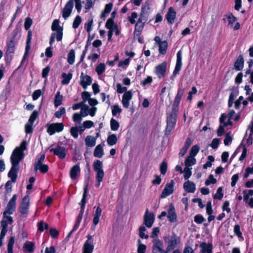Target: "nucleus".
<instances>
[{"label":"nucleus","instance_id":"f257e3e1","mask_svg":"<svg viewBox=\"0 0 253 253\" xmlns=\"http://www.w3.org/2000/svg\"><path fill=\"white\" fill-rule=\"evenodd\" d=\"M27 142L24 140L20 145L16 147L13 151L10 157L11 168L8 173V177L11 178L5 184V189L7 191H11L12 183H15L17 177V172L19 169V163L24 159L25 154L24 151L27 149Z\"/></svg>","mask_w":253,"mask_h":253},{"label":"nucleus","instance_id":"f03ea898","mask_svg":"<svg viewBox=\"0 0 253 253\" xmlns=\"http://www.w3.org/2000/svg\"><path fill=\"white\" fill-rule=\"evenodd\" d=\"M93 167L94 170L96 173L95 177L97 182L95 184V186L98 187L100 185V183L103 181V178L104 176L102 162L99 160L94 161L93 164Z\"/></svg>","mask_w":253,"mask_h":253},{"label":"nucleus","instance_id":"7ed1b4c3","mask_svg":"<svg viewBox=\"0 0 253 253\" xmlns=\"http://www.w3.org/2000/svg\"><path fill=\"white\" fill-rule=\"evenodd\" d=\"M87 192V186L85 187L84 188V193L83 195V198L81 201V211L80 212L78 216L77 219L76 221V223L75 224L74 227L73 229L71 231V232L69 233V235H71L73 232H74L76 229L79 227L80 223L82 220L83 215L84 212V207L86 203V196Z\"/></svg>","mask_w":253,"mask_h":253},{"label":"nucleus","instance_id":"20e7f679","mask_svg":"<svg viewBox=\"0 0 253 253\" xmlns=\"http://www.w3.org/2000/svg\"><path fill=\"white\" fill-rule=\"evenodd\" d=\"M177 112L172 111L171 113L167 117V127L165 130V134L167 135H170L174 128L176 121Z\"/></svg>","mask_w":253,"mask_h":253},{"label":"nucleus","instance_id":"39448f33","mask_svg":"<svg viewBox=\"0 0 253 253\" xmlns=\"http://www.w3.org/2000/svg\"><path fill=\"white\" fill-rule=\"evenodd\" d=\"M177 237L175 235L172 236H167L164 237L165 243L167 245V250L169 253L177 246L178 244Z\"/></svg>","mask_w":253,"mask_h":253},{"label":"nucleus","instance_id":"423d86ee","mask_svg":"<svg viewBox=\"0 0 253 253\" xmlns=\"http://www.w3.org/2000/svg\"><path fill=\"white\" fill-rule=\"evenodd\" d=\"M17 197V195L14 194L9 200L5 208V211L3 212L4 216H6V215L12 214L15 211Z\"/></svg>","mask_w":253,"mask_h":253},{"label":"nucleus","instance_id":"0eeeda50","mask_svg":"<svg viewBox=\"0 0 253 253\" xmlns=\"http://www.w3.org/2000/svg\"><path fill=\"white\" fill-rule=\"evenodd\" d=\"M64 127V126L62 123H52L48 125L47 132L49 135H52L55 132L62 131Z\"/></svg>","mask_w":253,"mask_h":253},{"label":"nucleus","instance_id":"6e6552de","mask_svg":"<svg viewBox=\"0 0 253 253\" xmlns=\"http://www.w3.org/2000/svg\"><path fill=\"white\" fill-rule=\"evenodd\" d=\"M73 7L74 0H68L61 11L62 16L65 20H66L70 16Z\"/></svg>","mask_w":253,"mask_h":253},{"label":"nucleus","instance_id":"1a4fd4ad","mask_svg":"<svg viewBox=\"0 0 253 253\" xmlns=\"http://www.w3.org/2000/svg\"><path fill=\"white\" fill-rule=\"evenodd\" d=\"M152 253H169L167 249L164 250L162 242L158 239H155L153 241Z\"/></svg>","mask_w":253,"mask_h":253},{"label":"nucleus","instance_id":"9d476101","mask_svg":"<svg viewBox=\"0 0 253 253\" xmlns=\"http://www.w3.org/2000/svg\"><path fill=\"white\" fill-rule=\"evenodd\" d=\"M60 21L58 19H55L52 24L51 29L53 32H57V41L62 40L63 36V28L59 25Z\"/></svg>","mask_w":253,"mask_h":253},{"label":"nucleus","instance_id":"9b49d317","mask_svg":"<svg viewBox=\"0 0 253 253\" xmlns=\"http://www.w3.org/2000/svg\"><path fill=\"white\" fill-rule=\"evenodd\" d=\"M30 206V198L29 196H26L23 197L22 202L19 206V211L22 214L27 215L28 213L29 208Z\"/></svg>","mask_w":253,"mask_h":253},{"label":"nucleus","instance_id":"f8f14e48","mask_svg":"<svg viewBox=\"0 0 253 253\" xmlns=\"http://www.w3.org/2000/svg\"><path fill=\"white\" fill-rule=\"evenodd\" d=\"M174 184V181L171 180L169 183L166 185L161 195V198H165L173 193Z\"/></svg>","mask_w":253,"mask_h":253},{"label":"nucleus","instance_id":"ddd939ff","mask_svg":"<svg viewBox=\"0 0 253 253\" xmlns=\"http://www.w3.org/2000/svg\"><path fill=\"white\" fill-rule=\"evenodd\" d=\"M144 224L148 228L152 227L155 219V216L153 213H149L147 210L144 215Z\"/></svg>","mask_w":253,"mask_h":253},{"label":"nucleus","instance_id":"4468645a","mask_svg":"<svg viewBox=\"0 0 253 253\" xmlns=\"http://www.w3.org/2000/svg\"><path fill=\"white\" fill-rule=\"evenodd\" d=\"M167 63L163 62L155 68V72L159 79L164 77L166 72Z\"/></svg>","mask_w":253,"mask_h":253},{"label":"nucleus","instance_id":"2eb2a0df","mask_svg":"<svg viewBox=\"0 0 253 253\" xmlns=\"http://www.w3.org/2000/svg\"><path fill=\"white\" fill-rule=\"evenodd\" d=\"M132 93L131 90L127 91L125 92L122 97V104L124 107L128 108L129 106V101L132 99Z\"/></svg>","mask_w":253,"mask_h":253},{"label":"nucleus","instance_id":"dca6fc26","mask_svg":"<svg viewBox=\"0 0 253 253\" xmlns=\"http://www.w3.org/2000/svg\"><path fill=\"white\" fill-rule=\"evenodd\" d=\"M169 221L170 222H175L177 221V215L175 212L174 207L172 204H170L168 211V215Z\"/></svg>","mask_w":253,"mask_h":253},{"label":"nucleus","instance_id":"f3484780","mask_svg":"<svg viewBox=\"0 0 253 253\" xmlns=\"http://www.w3.org/2000/svg\"><path fill=\"white\" fill-rule=\"evenodd\" d=\"M81 84L84 89H86L88 85L92 83V79L89 76H84V73H81Z\"/></svg>","mask_w":253,"mask_h":253},{"label":"nucleus","instance_id":"a211bd4d","mask_svg":"<svg viewBox=\"0 0 253 253\" xmlns=\"http://www.w3.org/2000/svg\"><path fill=\"white\" fill-rule=\"evenodd\" d=\"M50 151L53 152L54 155L58 156L61 159L65 158L66 150L63 147L58 146L56 148H52L50 150Z\"/></svg>","mask_w":253,"mask_h":253},{"label":"nucleus","instance_id":"6ab92c4d","mask_svg":"<svg viewBox=\"0 0 253 253\" xmlns=\"http://www.w3.org/2000/svg\"><path fill=\"white\" fill-rule=\"evenodd\" d=\"M32 37V33L31 31H29L27 36V42H26V46L25 48V52L24 55V57L22 59V62L25 60V59L27 57L28 55L29 51L31 48V41Z\"/></svg>","mask_w":253,"mask_h":253},{"label":"nucleus","instance_id":"aec40b11","mask_svg":"<svg viewBox=\"0 0 253 253\" xmlns=\"http://www.w3.org/2000/svg\"><path fill=\"white\" fill-rule=\"evenodd\" d=\"M168 22L172 24L174 22L176 17V12L172 7H170L166 15Z\"/></svg>","mask_w":253,"mask_h":253},{"label":"nucleus","instance_id":"412c9836","mask_svg":"<svg viewBox=\"0 0 253 253\" xmlns=\"http://www.w3.org/2000/svg\"><path fill=\"white\" fill-rule=\"evenodd\" d=\"M183 188L186 191L189 193H194L196 190L195 184L189 180L184 182Z\"/></svg>","mask_w":253,"mask_h":253},{"label":"nucleus","instance_id":"4be33fe9","mask_svg":"<svg viewBox=\"0 0 253 253\" xmlns=\"http://www.w3.org/2000/svg\"><path fill=\"white\" fill-rule=\"evenodd\" d=\"M200 247L201 249L200 253H212V246L211 244L202 242Z\"/></svg>","mask_w":253,"mask_h":253},{"label":"nucleus","instance_id":"5701e85b","mask_svg":"<svg viewBox=\"0 0 253 253\" xmlns=\"http://www.w3.org/2000/svg\"><path fill=\"white\" fill-rule=\"evenodd\" d=\"M244 59L242 55H239L234 63V68L237 71H241L244 67Z\"/></svg>","mask_w":253,"mask_h":253},{"label":"nucleus","instance_id":"b1692460","mask_svg":"<svg viewBox=\"0 0 253 253\" xmlns=\"http://www.w3.org/2000/svg\"><path fill=\"white\" fill-rule=\"evenodd\" d=\"M104 155L103 146L101 144L97 145L94 149L93 155L96 158H102Z\"/></svg>","mask_w":253,"mask_h":253},{"label":"nucleus","instance_id":"393cba45","mask_svg":"<svg viewBox=\"0 0 253 253\" xmlns=\"http://www.w3.org/2000/svg\"><path fill=\"white\" fill-rule=\"evenodd\" d=\"M80 167L76 165L73 166L70 170V176L71 179H75L78 176V174L80 173Z\"/></svg>","mask_w":253,"mask_h":253},{"label":"nucleus","instance_id":"a878e982","mask_svg":"<svg viewBox=\"0 0 253 253\" xmlns=\"http://www.w3.org/2000/svg\"><path fill=\"white\" fill-rule=\"evenodd\" d=\"M102 210L99 207H97L95 212L94 214V217L93 219V223L94 226H95L99 222V218L101 215Z\"/></svg>","mask_w":253,"mask_h":253},{"label":"nucleus","instance_id":"bb28decb","mask_svg":"<svg viewBox=\"0 0 253 253\" xmlns=\"http://www.w3.org/2000/svg\"><path fill=\"white\" fill-rule=\"evenodd\" d=\"M94 249L93 243L85 242L83 248V253H92Z\"/></svg>","mask_w":253,"mask_h":253},{"label":"nucleus","instance_id":"cd10ccee","mask_svg":"<svg viewBox=\"0 0 253 253\" xmlns=\"http://www.w3.org/2000/svg\"><path fill=\"white\" fill-rule=\"evenodd\" d=\"M85 143L88 147H93L96 144V138L92 136H87L85 139Z\"/></svg>","mask_w":253,"mask_h":253},{"label":"nucleus","instance_id":"c85d7f7f","mask_svg":"<svg viewBox=\"0 0 253 253\" xmlns=\"http://www.w3.org/2000/svg\"><path fill=\"white\" fill-rule=\"evenodd\" d=\"M118 141V138L117 136L115 134H112L110 135L107 139V142L108 144L111 146L115 145Z\"/></svg>","mask_w":253,"mask_h":253},{"label":"nucleus","instance_id":"c756f323","mask_svg":"<svg viewBox=\"0 0 253 253\" xmlns=\"http://www.w3.org/2000/svg\"><path fill=\"white\" fill-rule=\"evenodd\" d=\"M159 52L162 54H165L166 53L167 49L168 47V43L167 41H164L159 43Z\"/></svg>","mask_w":253,"mask_h":253},{"label":"nucleus","instance_id":"7c9ffc66","mask_svg":"<svg viewBox=\"0 0 253 253\" xmlns=\"http://www.w3.org/2000/svg\"><path fill=\"white\" fill-rule=\"evenodd\" d=\"M196 159L194 157L189 155L185 161V167L189 168L196 163Z\"/></svg>","mask_w":253,"mask_h":253},{"label":"nucleus","instance_id":"2f4dec72","mask_svg":"<svg viewBox=\"0 0 253 253\" xmlns=\"http://www.w3.org/2000/svg\"><path fill=\"white\" fill-rule=\"evenodd\" d=\"M62 77L63 78V80L62 81V83L63 84H67L69 83L72 78V74L71 73H69L68 74H66V73H63Z\"/></svg>","mask_w":253,"mask_h":253},{"label":"nucleus","instance_id":"473e14b6","mask_svg":"<svg viewBox=\"0 0 253 253\" xmlns=\"http://www.w3.org/2000/svg\"><path fill=\"white\" fill-rule=\"evenodd\" d=\"M227 118V115L225 113L222 114L219 119V121L220 123H223V125L225 127L227 126H231L232 125V122L231 120H228L227 122H225V120Z\"/></svg>","mask_w":253,"mask_h":253},{"label":"nucleus","instance_id":"72a5a7b5","mask_svg":"<svg viewBox=\"0 0 253 253\" xmlns=\"http://www.w3.org/2000/svg\"><path fill=\"white\" fill-rule=\"evenodd\" d=\"M120 127L119 122L114 118H112L110 120V127L112 130L117 131Z\"/></svg>","mask_w":253,"mask_h":253},{"label":"nucleus","instance_id":"f704fd0d","mask_svg":"<svg viewBox=\"0 0 253 253\" xmlns=\"http://www.w3.org/2000/svg\"><path fill=\"white\" fill-rule=\"evenodd\" d=\"M63 99V96L60 94L59 91H58L55 95L54 100V105L56 107H58L61 105Z\"/></svg>","mask_w":253,"mask_h":253},{"label":"nucleus","instance_id":"c9c22d12","mask_svg":"<svg viewBox=\"0 0 253 253\" xmlns=\"http://www.w3.org/2000/svg\"><path fill=\"white\" fill-rule=\"evenodd\" d=\"M226 18L228 21V26L232 27L233 23L237 20V18L231 13H229L226 15Z\"/></svg>","mask_w":253,"mask_h":253},{"label":"nucleus","instance_id":"e433bc0d","mask_svg":"<svg viewBox=\"0 0 253 253\" xmlns=\"http://www.w3.org/2000/svg\"><path fill=\"white\" fill-rule=\"evenodd\" d=\"M75 58V52L74 49L70 50L68 54V63L72 65L74 63Z\"/></svg>","mask_w":253,"mask_h":253},{"label":"nucleus","instance_id":"4c0bfd02","mask_svg":"<svg viewBox=\"0 0 253 253\" xmlns=\"http://www.w3.org/2000/svg\"><path fill=\"white\" fill-rule=\"evenodd\" d=\"M34 244L32 242H27L24 245V249L29 253L34 251Z\"/></svg>","mask_w":253,"mask_h":253},{"label":"nucleus","instance_id":"58836bf2","mask_svg":"<svg viewBox=\"0 0 253 253\" xmlns=\"http://www.w3.org/2000/svg\"><path fill=\"white\" fill-rule=\"evenodd\" d=\"M105 26L109 30L117 28V25L114 24V19L112 18H110L107 20Z\"/></svg>","mask_w":253,"mask_h":253},{"label":"nucleus","instance_id":"ea45409f","mask_svg":"<svg viewBox=\"0 0 253 253\" xmlns=\"http://www.w3.org/2000/svg\"><path fill=\"white\" fill-rule=\"evenodd\" d=\"M14 237L11 236L8 243L7 245V252L8 253H13V247L14 244Z\"/></svg>","mask_w":253,"mask_h":253},{"label":"nucleus","instance_id":"a19ab883","mask_svg":"<svg viewBox=\"0 0 253 253\" xmlns=\"http://www.w3.org/2000/svg\"><path fill=\"white\" fill-rule=\"evenodd\" d=\"M147 18H148L147 15H145V14H142V13H141L140 16L138 19V21L135 25V27L136 28L138 26L139 24H141V23H142L141 26L143 27L144 23L146 22Z\"/></svg>","mask_w":253,"mask_h":253},{"label":"nucleus","instance_id":"79ce46f5","mask_svg":"<svg viewBox=\"0 0 253 253\" xmlns=\"http://www.w3.org/2000/svg\"><path fill=\"white\" fill-rule=\"evenodd\" d=\"M150 11V7L148 3H145L141 8V13L148 16Z\"/></svg>","mask_w":253,"mask_h":253},{"label":"nucleus","instance_id":"37998d69","mask_svg":"<svg viewBox=\"0 0 253 253\" xmlns=\"http://www.w3.org/2000/svg\"><path fill=\"white\" fill-rule=\"evenodd\" d=\"M15 43L13 40L10 41L7 45V53H12L14 51Z\"/></svg>","mask_w":253,"mask_h":253},{"label":"nucleus","instance_id":"c03bdc74","mask_svg":"<svg viewBox=\"0 0 253 253\" xmlns=\"http://www.w3.org/2000/svg\"><path fill=\"white\" fill-rule=\"evenodd\" d=\"M45 159V155L42 154L41 157L38 159L37 161L35 164V169L39 168V167L42 165H44L43 164V161Z\"/></svg>","mask_w":253,"mask_h":253},{"label":"nucleus","instance_id":"a18cd8bd","mask_svg":"<svg viewBox=\"0 0 253 253\" xmlns=\"http://www.w3.org/2000/svg\"><path fill=\"white\" fill-rule=\"evenodd\" d=\"M79 129L78 126H72L70 128L71 135L75 139L78 137Z\"/></svg>","mask_w":253,"mask_h":253},{"label":"nucleus","instance_id":"49530a36","mask_svg":"<svg viewBox=\"0 0 253 253\" xmlns=\"http://www.w3.org/2000/svg\"><path fill=\"white\" fill-rule=\"evenodd\" d=\"M105 70V65L104 63L99 64L96 68V71L98 75H101Z\"/></svg>","mask_w":253,"mask_h":253},{"label":"nucleus","instance_id":"de8ad7c7","mask_svg":"<svg viewBox=\"0 0 253 253\" xmlns=\"http://www.w3.org/2000/svg\"><path fill=\"white\" fill-rule=\"evenodd\" d=\"M82 22V18L80 16L77 15L75 18L73 23V27L74 29H77L78 28L80 24Z\"/></svg>","mask_w":253,"mask_h":253},{"label":"nucleus","instance_id":"09e8293b","mask_svg":"<svg viewBox=\"0 0 253 253\" xmlns=\"http://www.w3.org/2000/svg\"><path fill=\"white\" fill-rule=\"evenodd\" d=\"M200 147L199 146L195 145L192 146L191 149L190 151L189 155L192 156L193 157H195L196 156L198 152L199 151Z\"/></svg>","mask_w":253,"mask_h":253},{"label":"nucleus","instance_id":"8fccbe9b","mask_svg":"<svg viewBox=\"0 0 253 253\" xmlns=\"http://www.w3.org/2000/svg\"><path fill=\"white\" fill-rule=\"evenodd\" d=\"M146 231V227L145 226H140L139 228V235L140 238L148 239L149 236L148 235H146L144 233V232Z\"/></svg>","mask_w":253,"mask_h":253},{"label":"nucleus","instance_id":"3c124183","mask_svg":"<svg viewBox=\"0 0 253 253\" xmlns=\"http://www.w3.org/2000/svg\"><path fill=\"white\" fill-rule=\"evenodd\" d=\"M138 249H137L138 253H145L146 250V246L141 244V242L140 240H138Z\"/></svg>","mask_w":253,"mask_h":253},{"label":"nucleus","instance_id":"603ef678","mask_svg":"<svg viewBox=\"0 0 253 253\" xmlns=\"http://www.w3.org/2000/svg\"><path fill=\"white\" fill-rule=\"evenodd\" d=\"M191 169L189 168L185 167L183 171V173H184V177L185 179L187 180L190 178V177L192 175V172L191 171Z\"/></svg>","mask_w":253,"mask_h":253},{"label":"nucleus","instance_id":"864d4df0","mask_svg":"<svg viewBox=\"0 0 253 253\" xmlns=\"http://www.w3.org/2000/svg\"><path fill=\"white\" fill-rule=\"evenodd\" d=\"M194 220L197 224H201L206 221V219L201 214H197L194 216Z\"/></svg>","mask_w":253,"mask_h":253},{"label":"nucleus","instance_id":"5fc2aeb1","mask_svg":"<svg viewBox=\"0 0 253 253\" xmlns=\"http://www.w3.org/2000/svg\"><path fill=\"white\" fill-rule=\"evenodd\" d=\"M180 100H181L180 98L175 97L174 102H173V105H172V111H176V112L178 111V106H179V104L180 102Z\"/></svg>","mask_w":253,"mask_h":253},{"label":"nucleus","instance_id":"6e6d98bb","mask_svg":"<svg viewBox=\"0 0 253 253\" xmlns=\"http://www.w3.org/2000/svg\"><path fill=\"white\" fill-rule=\"evenodd\" d=\"M122 111V109L118 105H116L112 106V113L114 116L117 115V114L121 113Z\"/></svg>","mask_w":253,"mask_h":253},{"label":"nucleus","instance_id":"4d7b16f0","mask_svg":"<svg viewBox=\"0 0 253 253\" xmlns=\"http://www.w3.org/2000/svg\"><path fill=\"white\" fill-rule=\"evenodd\" d=\"M223 196V194L222 193V189L221 187L218 188L216 193L213 196V198L214 199H218L219 200H221Z\"/></svg>","mask_w":253,"mask_h":253},{"label":"nucleus","instance_id":"13d9d810","mask_svg":"<svg viewBox=\"0 0 253 253\" xmlns=\"http://www.w3.org/2000/svg\"><path fill=\"white\" fill-rule=\"evenodd\" d=\"M33 123L28 122L25 125V129L26 133H31L33 131Z\"/></svg>","mask_w":253,"mask_h":253},{"label":"nucleus","instance_id":"bf43d9fd","mask_svg":"<svg viewBox=\"0 0 253 253\" xmlns=\"http://www.w3.org/2000/svg\"><path fill=\"white\" fill-rule=\"evenodd\" d=\"M216 179L213 177V175L210 174L208 179H207L205 181V185H209L211 184H215L216 183Z\"/></svg>","mask_w":253,"mask_h":253},{"label":"nucleus","instance_id":"052dcab7","mask_svg":"<svg viewBox=\"0 0 253 253\" xmlns=\"http://www.w3.org/2000/svg\"><path fill=\"white\" fill-rule=\"evenodd\" d=\"M38 230L41 232H42L44 230V229H47L48 228V225L45 222L40 221L38 223Z\"/></svg>","mask_w":253,"mask_h":253},{"label":"nucleus","instance_id":"680f3d73","mask_svg":"<svg viewBox=\"0 0 253 253\" xmlns=\"http://www.w3.org/2000/svg\"><path fill=\"white\" fill-rule=\"evenodd\" d=\"M232 141V137L231 136L230 132H228L225 135V138L224 140V144L225 145L227 146L230 143H231Z\"/></svg>","mask_w":253,"mask_h":253},{"label":"nucleus","instance_id":"e2e57ef3","mask_svg":"<svg viewBox=\"0 0 253 253\" xmlns=\"http://www.w3.org/2000/svg\"><path fill=\"white\" fill-rule=\"evenodd\" d=\"M177 59H176V65L177 66H180L181 67L182 66V53L181 50H179L177 53Z\"/></svg>","mask_w":253,"mask_h":253},{"label":"nucleus","instance_id":"0e129e2a","mask_svg":"<svg viewBox=\"0 0 253 253\" xmlns=\"http://www.w3.org/2000/svg\"><path fill=\"white\" fill-rule=\"evenodd\" d=\"M66 113L65 109L64 107H60L58 111L55 113V116L56 118H60L61 117Z\"/></svg>","mask_w":253,"mask_h":253},{"label":"nucleus","instance_id":"69168bd1","mask_svg":"<svg viewBox=\"0 0 253 253\" xmlns=\"http://www.w3.org/2000/svg\"><path fill=\"white\" fill-rule=\"evenodd\" d=\"M82 116L81 114L75 113L73 116V120L75 123L80 124L82 120Z\"/></svg>","mask_w":253,"mask_h":253},{"label":"nucleus","instance_id":"338daca9","mask_svg":"<svg viewBox=\"0 0 253 253\" xmlns=\"http://www.w3.org/2000/svg\"><path fill=\"white\" fill-rule=\"evenodd\" d=\"M88 112H89V107L87 105H85L82 107L81 111V115L85 117L88 115Z\"/></svg>","mask_w":253,"mask_h":253},{"label":"nucleus","instance_id":"774afa93","mask_svg":"<svg viewBox=\"0 0 253 253\" xmlns=\"http://www.w3.org/2000/svg\"><path fill=\"white\" fill-rule=\"evenodd\" d=\"M167 164L166 162L163 161L160 165L161 173L164 175L167 172Z\"/></svg>","mask_w":253,"mask_h":253}]
</instances>
